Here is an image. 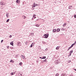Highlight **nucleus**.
Returning a JSON list of instances; mask_svg holds the SVG:
<instances>
[{
    "label": "nucleus",
    "mask_w": 76,
    "mask_h": 76,
    "mask_svg": "<svg viewBox=\"0 0 76 76\" xmlns=\"http://www.w3.org/2000/svg\"><path fill=\"white\" fill-rule=\"evenodd\" d=\"M22 64V62H20L19 63V65H20V66H21Z\"/></svg>",
    "instance_id": "obj_23"
},
{
    "label": "nucleus",
    "mask_w": 76,
    "mask_h": 76,
    "mask_svg": "<svg viewBox=\"0 0 76 76\" xmlns=\"http://www.w3.org/2000/svg\"><path fill=\"white\" fill-rule=\"evenodd\" d=\"M15 73H16V72H12L11 73V76H12V75H15Z\"/></svg>",
    "instance_id": "obj_4"
},
{
    "label": "nucleus",
    "mask_w": 76,
    "mask_h": 76,
    "mask_svg": "<svg viewBox=\"0 0 76 76\" xmlns=\"http://www.w3.org/2000/svg\"><path fill=\"white\" fill-rule=\"evenodd\" d=\"M35 17V15H33V18H34V17Z\"/></svg>",
    "instance_id": "obj_33"
},
{
    "label": "nucleus",
    "mask_w": 76,
    "mask_h": 76,
    "mask_svg": "<svg viewBox=\"0 0 76 76\" xmlns=\"http://www.w3.org/2000/svg\"><path fill=\"white\" fill-rule=\"evenodd\" d=\"M74 70H75V71H76V69H74Z\"/></svg>",
    "instance_id": "obj_41"
},
{
    "label": "nucleus",
    "mask_w": 76,
    "mask_h": 76,
    "mask_svg": "<svg viewBox=\"0 0 76 76\" xmlns=\"http://www.w3.org/2000/svg\"><path fill=\"white\" fill-rule=\"evenodd\" d=\"M45 58H46V57L43 56V57L41 58V59H45Z\"/></svg>",
    "instance_id": "obj_13"
},
{
    "label": "nucleus",
    "mask_w": 76,
    "mask_h": 76,
    "mask_svg": "<svg viewBox=\"0 0 76 76\" xmlns=\"http://www.w3.org/2000/svg\"><path fill=\"white\" fill-rule=\"evenodd\" d=\"M45 37L44 38H47L48 37V36H49V34H45L44 35Z\"/></svg>",
    "instance_id": "obj_1"
},
{
    "label": "nucleus",
    "mask_w": 76,
    "mask_h": 76,
    "mask_svg": "<svg viewBox=\"0 0 76 76\" xmlns=\"http://www.w3.org/2000/svg\"><path fill=\"white\" fill-rule=\"evenodd\" d=\"M14 62H15L14 61H13V60H12V59H11L10 60V63H14Z\"/></svg>",
    "instance_id": "obj_9"
},
{
    "label": "nucleus",
    "mask_w": 76,
    "mask_h": 76,
    "mask_svg": "<svg viewBox=\"0 0 76 76\" xmlns=\"http://www.w3.org/2000/svg\"><path fill=\"white\" fill-rule=\"evenodd\" d=\"M74 17L75 18H76V15H74Z\"/></svg>",
    "instance_id": "obj_32"
},
{
    "label": "nucleus",
    "mask_w": 76,
    "mask_h": 76,
    "mask_svg": "<svg viewBox=\"0 0 76 76\" xmlns=\"http://www.w3.org/2000/svg\"><path fill=\"white\" fill-rule=\"evenodd\" d=\"M44 62H46L47 61V59H45L43 61Z\"/></svg>",
    "instance_id": "obj_25"
},
{
    "label": "nucleus",
    "mask_w": 76,
    "mask_h": 76,
    "mask_svg": "<svg viewBox=\"0 0 76 76\" xmlns=\"http://www.w3.org/2000/svg\"><path fill=\"white\" fill-rule=\"evenodd\" d=\"M70 76H73V75H70Z\"/></svg>",
    "instance_id": "obj_42"
},
{
    "label": "nucleus",
    "mask_w": 76,
    "mask_h": 76,
    "mask_svg": "<svg viewBox=\"0 0 76 76\" xmlns=\"http://www.w3.org/2000/svg\"><path fill=\"white\" fill-rule=\"evenodd\" d=\"M4 50H6V49H4Z\"/></svg>",
    "instance_id": "obj_46"
},
{
    "label": "nucleus",
    "mask_w": 76,
    "mask_h": 76,
    "mask_svg": "<svg viewBox=\"0 0 76 76\" xmlns=\"http://www.w3.org/2000/svg\"><path fill=\"white\" fill-rule=\"evenodd\" d=\"M21 57H22V58H23V59L24 60H25V56H23V55H22Z\"/></svg>",
    "instance_id": "obj_6"
},
{
    "label": "nucleus",
    "mask_w": 76,
    "mask_h": 76,
    "mask_svg": "<svg viewBox=\"0 0 76 76\" xmlns=\"http://www.w3.org/2000/svg\"><path fill=\"white\" fill-rule=\"evenodd\" d=\"M20 75H21V76H22V74H21Z\"/></svg>",
    "instance_id": "obj_47"
},
{
    "label": "nucleus",
    "mask_w": 76,
    "mask_h": 76,
    "mask_svg": "<svg viewBox=\"0 0 76 76\" xmlns=\"http://www.w3.org/2000/svg\"><path fill=\"white\" fill-rule=\"evenodd\" d=\"M9 46H8V47H7V49H9Z\"/></svg>",
    "instance_id": "obj_38"
},
{
    "label": "nucleus",
    "mask_w": 76,
    "mask_h": 76,
    "mask_svg": "<svg viewBox=\"0 0 76 76\" xmlns=\"http://www.w3.org/2000/svg\"><path fill=\"white\" fill-rule=\"evenodd\" d=\"M6 16L7 18H9V15H8V13H7L6 14Z\"/></svg>",
    "instance_id": "obj_22"
},
{
    "label": "nucleus",
    "mask_w": 76,
    "mask_h": 76,
    "mask_svg": "<svg viewBox=\"0 0 76 76\" xmlns=\"http://www.w3.org/2000/svg\"><path fill=\"white\" fill-rule=\"evenodd\" d=\"M16 2H17V3H18V4H19L20 3V0H17L16 1Z\"/></svg>",
    "instance_id": "obj_7"
},
{
    "label": "nucleus",
    "mask_w": 76,
    "mask_h": 76,
    "mask_svg": "<svg viewBox=\"0 0 76 76\" xmlns=\"http://www.w3.org/2000/svg\"><path fill=\"white\" fill-rule=\"evenodd\" d=\"M33 18H32V19H33Z\"/></svg>",
    "instance_id": "obj_48"
},
{
    "label": "nucleus",
    "mask_w": 76,
    "mask_h": 76,
    "mask_svg": "<svg viewBox=\"0 0 76 76\" xmlns=\"http://www.w3.org/2000/svg\"><path fill=\"white\" fill-rule=\"evenodd\" d=\"M56 32V29H54L53 30V32Z\"/></svg>",
    "instance_id": "obj_15"
},
{
    "label": "nucleus",
    "mask_w": 76,
    "mask_h": 76,
    "mask_svg": "<svg viewBox=\"0 0 76 76\" xmlns=\"http://www.w3.org/2000/svg\"><path fill=\"white\" fill-rule=\"evenodd\" d=\"M3 42V40H1V42Z\"/></svg>",
    "instance_id": "obj_36"
},
{
    "label": "nucleus",
    "mask_w": 76,
    "mask_h": 76,
    "mask_svg": "<svg viewBox=\"0 0 76 76\" xmlns=\"http://www.w3.org/2000/svg\"><path fill=\"white\" fill-rule=\"evenodd\" d=\"M34 5H35L36 6H38V4H35Z\"/></svg>",
    "instance_id": "obj_35"
},
{
    "label": "nucleus",
    "mask_w": 76,
    "mask_h": 76,
    "mask_svg": "<svg viewBox=\"0 0 76 76\" xmlns=\"http://www.w3.org/2000/svg\"><path fill=\"white\" fill-rule=\"evenodd\" d=\"M70 56L69 55H68V57H70Z\"/></svg>",
    "instance_id": "obj_45"
},
{
    "label": "nucleus",
    "mask_w": 76,
    "mask_h": 76,
    "mask_svg": "<svg viewBox=\"0 0 76 76\" xmlns=\"http://www.w3.org/2000/svg\"><path fill=\"white\" fill-rule=\"evenodd\" d=\"M10 44L12 45V46H13V42H12L10 43Z\"/></svg>",
    "instance_id": "obj_8"
},
{
    "label": "nucleus",
    "mask_w": 76,
    "mask_h": 76,
    "mask_svg": "<svg viewBox=\"0 0 76 76\" xmlns=\"http://www.w3.org/2000/svg\"><path fill=\"white\" fill-rule=\"evenodd\" d=\"M71 55H72V53H69V55L70 56H71Z\"/></svg>",
    "instance_id": "obj_37"
},
{
    "label": "nucleus",
    "mask_w": 76,
    "mask_h": 76,
    "mask_svg": "<svg viewBox=\"0 0 76 76\" xmlns=\"http://www.w3.org/2000/svg\"><path fill=\"white\" fill-rule=\"evenodd\" d=\"M54 63L56 64H58L59 62L57 60H56L54 61Z\"/></svg>",
    "instance_id": "obj_2"
},
{
    "label": "nucleus",
    "mask_w": 76,
    "mask_h": 76,
    "mask_svg": "<svg viewBox=\"0 0 76 76\" xmlns=\"http://www.w3.org/2000/svg\"><path fill=\"white\" fill-rule=\"evenodd\" d=\"M33 4H34V5H35V3L34 2V3H33Z\"/></svg>",
    "instance_id": "obj_39"
},
{
    "label": "nucleus",
    "mask_w": 76,
    "mask_h": 76,
    "mask_svg": "<svg viewBox=\"0 0 76 76\" xmlns=\"http://www.w3.org/2000/svg\"><path fill=\"white\" fill-rule=\"evenodd\" d=\"M72 6L69 5L68 9H71V8H72Z\"/></svg>",
    "instance_id": "obj_10"
},
{
    "label": "nucleus",
    "mask_w": 76,
    "mask_h": 76,
    "mask_svg": "<svg viewBox=\"0 0 76 76\" xmlns=\"http://www.w3.org/2000/svg\"><path fill=\"white\" fill-rule=\"evenodd\" d=\"M71 61L70 60L68 61L69 63H70V62Z\"/></svg>",
    "instance_id": "obj_34"
},
{
    "label": "nucleus",
    "mask_w": 76,
    "mask_h": 76,
    "mask_svg": "<svg viewBox=\"0 0 76 76\" xmlns=\"http://www.w3.org/2000/svg\"><path fill=\"white\" fill-rule=\"evenodd\" d=\"M39 24H36L35 26H37V27H39Z\"/></svg>",
    "instance_id": "obj_14"
},
{
    "label": "nucleus",
    "mask_w": 76,
    "mask_h": 76,
    "mask_svg": "<svg viewBox=\"0 0 76 76\" xmlns=\"http://www.w3.org/2000/svg\"><path fill=\"white\" fill-rule=\"evenodd\" d=\"M10 20V19H8V20H7L6 22H9Z\"/></svg>",
    "instance_id": "obj_24"
},
{
    "label": "nucleus",
    "mask_w": 76,
    "mask_h": 76,
    "mask_svg": "<svg viewBox=\"0 0 76 76\" xmlns=\"http://www.w3.org/2000/svg\"><path fill=\"white\" fill-rule=\"evenodd\" d=\"M36 18V17H34V19H35V18Z\"/></svg>",
    "instance_id": "obj_43"
},
{
    "label": "nucleus",
    "mask_w": 76,
    "mask_h": 76,
    "mask_svg": "<svg viewBox=\"0 0 76 76\" xmlns=\"http://www.w3.org/2000/svg\"><path fill=\"white\" fill-rule=\"evenodd\" d=\"M40 58H42V57H39Z\"/></svg>",
    "instance_id": "obj_40"
},
{
    "label": "nucleus",
    "mask_w": 76,
    "mask_h": 76,
    "mask_svg": "<svg viewBox=\"0 0 76 76\" xmlns=\"http://www.w3.org/2000/svg\"><path fill=\"white\" fill-rule=\"evenodd\" d=\"M22 17L23 19H26V17H25V16H23Z\"/></svg>",
    "instance_id": "obj_16"
},
{
    "label": "nucleus",
    "mask_w": 76,
    "mask_h": 76,
    "mask_svg": "<svg viewBox=\"0 0 76 76\" xmlns=\"http://www.w3.org/2000/svg\"><path fill=\"white\" fill-rule=\"evenodd\" d=\"M74 44H72L71 45V46L70 47H71V48H72V47H73V46H74Z\"/></svg>",
    "instance_id": "obj_20"
},
{
    "label": "nucleus",
    "mask_w": 76,
    "mask_h": 76,
    "mask_svg": "<svg viewBox=\"0 0 76 76\" xmlns=\"http://www.w3.org/2000/svg\"><path fill=\"white\" fill-rule=\"evenodd\" d=\"M66 23H65L64 24L63 26L64 27L65 26H66Z\"/></svg>",
    "instance_id": "obj_27"
},
{
    "label": "nucleus",
    "mask_w": 76,
    "mask_h": 76,
    "mask_svg": "<svg viewBox=\"0 0 76 76\" xmlns=\"http://www.w3.org/2000/svg\"><path fill=\"white\" fill-rule=\"evenodd\" d=\"M25 44L26 45H27L28 44V42L26 41L25 42Z\"/></svg>",
    "instance_id": "obj_21"
},
{
    "label": "nucleus",
    "mask_w": 76,
    "mask_h": 76,
    "mask_svg": "<svg viewBox=\"0 0 76 76\" xmlns=\"http://www.w3.org/2000/svg\"><path fill=\"white\" fill-rule=\"evenodd\" d=\"M32 8H33V7H36V6L34 4V5H32Z\"/></svg>",
    "instance_id": "obj_18"
},
{
    "label": "nucleus",
    "mask_w": 76,
    "mask_h": 76,
    "mask_svg": "<svg viewBox=\"0 0 76 76\" xmlns=\"http://www.w3.org/2000/svg\"><path fill=\"white\" fill-rule=\"evenodd\" d=\"M48 48H46L45 49V50L47 51H48Z\"/></svg>",
    "instance_id": "obj_31"
},
{
    "label": "nucleus",
    "mask_w": 76,
    "mask_h": 76,
    "mask_svg": "<svg viewBox=\"0 0 76 76\" xmlns=\"http://www.w3.org/2000/svg\"><path fill=\"white\" fill-rule=\"evenodd\" d=\"M34 45V43H32V44L31 45V48H32L33 46Z\"/></svg>",
    "instance_id": "obj_5"
},
{
    "label": "nucleus",
    "mask_w": 76,
    "mask_h": 76,
    "mask_svg": "<svg viewBox=\"0 0 76 76\" xmlns=\"http://www.w3.org/2000/svg\"><path fill=\"white\" fill-rule=\"evenodd\" d=\"M17 45H18V46H20L21 45V43L19 42H18Z\"/></svg>",
    "instance_id": "obj_3"
},
{
    "label": "nucleus",
    "mask_w": 76,
    "mask_h": 76,
    "mask_svg": "<svg viewBox=\"0 0 76 76\" xmlns=\"http://www.w3.org/2000/svg\"><path fill=\"white\" fill-rule=\"evenodd\" d=\"M73 50H72L69 53H71V54H72V53H73Z\"/></svg>",
    "instance_id": "obj_19"
},
{
    "label": "nucleus",
    "mask_w": 76,
    "mask_h": 76,
    "mask_svg": "<svg viewBox=\"0 0 76 76\" xmlns=\"http://www.w3.org/2000/svg\"><path fill=\"white\" fill-rule=\"evenodd\" d=\"M12 36L11 35H10V36H9V38H12Z\"/></svg>",
    "instance_id": "obj_30"
},
{
    "label": "nucleus",
    "mask_w": 76,
    "mask_h": 76,
    "mask_svg": "<svg viewBox=\"0 0 76 76\" xmlns=\"http://www.w3.org/2000/svg\"><path fill=\"white\" fill-rule=\"evenodd\" d=\"M72 48L70 47L69 48H68V49L67 50V51H69V49H70V48Z\"/></svg>",
    "instance_id": "obj_29"
},
{
    "label": "nucleus",
    "mask_w": 76,
    "mask_h": 76,
    "mask_svg": "<svg viewBox=\"0 0 76 76\" xmlns=\"http://www.w3.org/2000/svg\"><path fill=\"white\" fill-rule=\"evenodd\" d=\"M25 3V2H23V3Z\"/></svg>",
    "instance_id": "obj_44"
},
{
    "label": "nucleus",
    "mask_w": 76,
    "mask_h": 76,
    "mask_svg": "<svg viewBox=\"0 0 76 76\" xmlns=\"http://www.w3.org/2000/svg\"><path fill=\"white\" fill-rule=\"evenodd\" d=\"M73 44H74V45H76V41H75V42Z\"/></svg>",
    "instance_id": "obj_28"
},
{
    "label": "nucleus",
    "mask_w": 76,
    "mask_h": 76,
    "mask_svg": "<svg viewBox=\"0 0 76 76\" xmlns=\"http://www.w3.org/2000/svg\"><path fill=\"white\" fill-rule=\"evenodd\" d=\"M3 1H1L0 2V4L1 5H2V6H3Z\"/></svg>",
    "instance_id": "obj_11"
},
{
    "label": "nucleus",
    "mask_w": 76,
    "mask_h": 76,
    "mask_svg": "<svg viewBox=\"0 0 76 76\" xmlns=\"http://www.w3.org/2000/svg\"><path fill=\"white\" fill-rule=\"evenodd\" d=\"M60 31V29L59 28H58L57 29V32H59Z\"/></svg>",
    "instance_id": "obj_17"
},
{
    "label": "nucleus",
    "mask_w": 76,
    "mask_h": 76,
    "mask_svg": "<svg viewBox=\"0 0 76 76\" xmlns=\"http://www.w3.org/2000/svg\"><path fill=\"white\" fill-rule=\"evenodd\" d=\"M59 75V74L58 73H57L56 75V76H58V75Z\"/></svg>",
    "instance_id": "obj_26"
},
{
    "label": "nucleus",
    "mask_w": 76,
    "mask_h": 76,
    "mask_svg": "<svg viewBox=\"0 0 76 76\" xmlns=\"http://www.w3.org/2000/svg\"><path fill=\"white\" fill-rule=\"evenodd\" d=\"M60 47V46H58L56 48V50H58L59 49V48Z\"/></svg>",
    "instance_id": "obj_12"
}]
</instances>
